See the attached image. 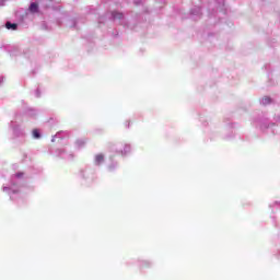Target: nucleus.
<instances>
[{
  "instance_id": "nucleus-6",
  "label": "nucleus",
  "mask_w": 280,
  "mask_h": 280,
  "mask_svg": "<svg viewBox=\"0 0 280 280\" xmlns=\"http://www.w3.org/2000/svg\"><path fill=\"white\" fill-rule=\"evenodd\" d=\"M21 176H23V173H18V174H16V177H18V178H21Z\"/></svg>"
},
{
  "instance_id": "nucleus-2",
  "label": "nucleus",
  "mask_w": 280,
  "mask_h": 280,
  "mask_svg": "<svg viewBox=\"0 0 280 280\" xmlns=\"http://www.w3.org/2000/svg\"><path fill=\"white\" fill-rule=\"evenodd\" d=\"M28 10H30V12H33V13L38 12V3H36V2L31 3Z\"/></svg>"
},
{
  "instance_id": "nucleus-4",
  "label": "nucleus",
  "mask_w": 280,
  "mask_h": 280,
  "mask_svg": "<svg viewBox=\"0 0 280 280\" xmlns=\"http://www.w3.org/2000/svg\"><path fill=\"white\" fill-rule=\"evenodd\" d=\"M33 137H34L35 139H40V132L38 131V129H34V130H33Z\"/></svg>"
},
{
  "instance_id": "nucleus-1",
  "label": "nucleus",
  "mask_w": 280,
  "mask_h": 280,
  "mask_svg": "<svg viewBox=\"0 0 280 280\" xmlns=\"http://www.w3.org/2000/svg\"><path fill=\"white\" fill-rule=\"evenodd\" d=\"M95 163L96 165H102L104 163V154L100 153L95 156Z\"/></svg>"
},
{
  "instance_id": "nucleus-3",
  "label": "nucleus",
  "mask_w": 280,
  "mask_h": 280,
  "mask_svg": "<svg viewBox=\"0 0 280 280\" xmlns=\"http://www.w3.org/2000/svg\"><path fill=\"white\" fill-rule=\"evenodd\" d=\"M7 30H16L18 25L15 23L7 22L5 24Z\"/></svg>"
},
{
  "instance_id": "nucleus-5",
  "label": "nucleus",
  "mask_w": 280,
  "mask_h": 280,
  "mask_svg": "<svg viewBox=\"0 0 280 280\" xmlns=\"http://www.w3.org/2000/svg\"><path fill=\"white\" fill-rule=\"evenodd\" d=\"M270 102H271V100H270V97H268V96H266V97H264L262 98V104H270Z\"/></svg>"
}]
</instances>
